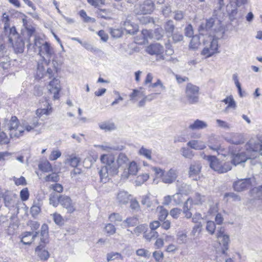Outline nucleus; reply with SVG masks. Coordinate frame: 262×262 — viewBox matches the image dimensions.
<instances>
[{
	"mask_svg": "<svg viewBox=\"0 0 262 262\" xmlns=\"http://www.w3.org/2000/svg\"><path fill=\"white\" fill-rule=\"evenodd\" d=\"M245 150L237 154L231 151L233 164L236 165L246 162L248 159H253V164L259 163L262 167V142L256 143L253 140H250L245 145Z\"/></svg>",
	"mask_w": 262,
	"mask_h": 262,
	"instance_id": "f257e3e1",
	"label": "nucleus"
},
{
	"mask_svg": "<svg viewBox=\"0 0 262 262\" xmlns=\"http://www.w3.org/2000/svg\"><path fill=\"white\" fill-rule=\"evenodd\" d=\"M2 21L4 24V33L8 38L9 46L13 48L15 53H22L24 51L25 42L15 27H10L9 17L6 12L3 14Z\"/></svg>",
	"mask_w": 262,
	"mask_h": 262,
	"instance_id": "f03ea898",
	"label": "nucleus"
},
{
	"mask_svg": "<svg viewBox=\"0 0 262 262\" xmlns=\"http://www.w3.org/2000/svg\"><path fill=\"white\" fill-rule=\"evenodd\" d=\"M100 159L101 162L105 165L99 171L100 181L106 183L108 180L109 176H113L118 173L119 167L113 155L103 154Z\"/></svg>",
	"mask_w": 262,
	"mask_h": 262,
	"instance_id": "7ed1b4c3",
	"label": "nucleus"
},
{
	"mask_svg": "<svg viewBox=\"0 0 262 262\" xmlns=\"http://www.w3.org/2000/svg\"><path fill=\"white\" fill-rule=\"evenodd\" d=\"M33 47H35L39 49V54L42 58L45 63L48 65L51 58L54 57L55 51L53 48L48 42H45L43 40L37 38L36 37L34 38Z\"/></svg>",
	"mask_w": 262,
	"mask_h": 262,
	"instance_id": "20e7f679",
	"label": "nucleus"
},
{
	"mask_svg": "<svg viewBox=\"0 0 262 262\" xmlns=\"http://www.w3.org/2000/svg\"><path fill=\"white\" fill-rule=\"evenodd\" d=\"M151 169L155 172L154 181L156 179H160L163 183L171 184L176 181L178 176V171L174 168H170L166 171L160 167L154 166Z\"/></svg>",
	"mask_w": 262,
	"mask_h": 262,
	"instance_id": "39448f33",
	"label": "nucleus"
},
{
	"mask_svg": "<svg viewBox=\"0 0 262 262\" xmlns=\"http://www.w3.org/2000/svg\"><path fill=\"white\" fill-rule=\"evenodd\" d=\"M40 236V243L36 247L35 252L40 259L46 260L49 257L50 254L47 250L44 249L45 245L49 243V228L46 224L41 226Z\"/></svg>",
	"mask_w": 262,
	"mask_h": 262,
	"instance_id": "423d86ee",
	"label": "nucleus"
},
{
	"mask_svg": "<svg viewBox=\"0 0 262 262\" xmlns=\"http://www.w3.org/2000/svg\"><path fill=\"white\" fill-rule=\"evenodd\" d=\"M207 160L210 167L220 173L227 172L231 169V165L229 162L223 164L215 156H208Z\"/></svg>",
	"mask_w": 262,
	"mask_h": 262,
	"instance_id": "0eeeda50",
	"label": "nucleus"
},
{
	"mask_svg": "<svg viewBox=\"0 0 262 262\" xmlns=\"http://www.w3.org/2000/svg\"><path fill=\"white\" fill-rule=\"evenodd\" d=\"M199 86L191 83H187L185 89V97L189 104L196 103L199 99Z\"/></svg>",
	"mask_w": 262,
	"mask_h": 262,
	"instance_id": "6e6552de",
	"label": "nucleus"
},
{
	"mask_svg": "<svg viewBox=\"0 0 262 262\" xmlns=\"http://www.w3.org/2000/svg\"><path fill=\"white\" fill-rule=\"evenodd\" d=\"M19 121L16 116H12L8 124L9 135L11 138H18L23 135L24 130L21 126H18Z\"/></svg>",
	"mask_w": 262,
	"mask_h": 262,
	"instance_id": "1a4fd4ad",
	"label": "nucleus"
},
{
	"mask_svg": "<svg viewBox=\"0 0 262 262\" xmlns=\"http://www.w3.org/2000/svg\"><path fill=\"white\" fill-rule=\"evenodd\" d=\"M155 9V4L151 0H145L142 4L135 7L134 12L136 14L151 13Z\"/></svg>",
	"mask_w": 262,
	"mask_h": 262,
	"instance_id": "9d476101",
	"label": "nucleus"
},
{
	"mask_svg": "<svg viewBox=\"0 0 262 262\" xmlns=\"http://www.w3.org/2000/svg\"><path fill=\"white\" fill-rule=\"evenodd\" d=\"M218 41L216 39L213 38L209 43L205 46L202 54L209 57L217 52Z\"/></svg>",
	"mask_w": 262,
	"mask_h": 262,
	"instance_id": "9b49d317",
	"label": "nucleus"
},
{
	"mask_svg": "<svg viewBox=\"0 0 262 262\" xmlns=\"http://www.w3.org/2000/svg\"><path fill=\"white\" fill-rule=\"evenodd\" d=\"M48 90L51 94H53V99L58 100L59 98V92L61 90L60 81L54 78L51 81L48 85Z\"/></svg>",
	"mask_w": 262,
	"mask_h": 262,
	"instance_id": "f8f14e48",
	"label": "nucleus"
},
{
	"mask_svg": "<svg viewBox=\"0 0 262 262\" xmlns=\"http://www.w3.org/2000/svg\"><path fill=\"white\" fill-rule=\"evenodd\" d=\"M127 166L128 167L124 169L121 174L122 179H127L130 176L136 175L138 171L139 168L135 161L129 163Z\"/></svg>",
	"mask_w": 262,
	"mask_h": 262,
	"instance_id": "ddd939ff",
	"label": "nucleus"
},
{
	"mask_svg": "<svg viewBox=\"0 0 262 262\" xmlns=\"http://www.w3.org/2000/svg\"><path fill=\"white\" fill-rule=\"evenodd\" d=\"M59 204L66 208L69 213H72L75 210L74 204L71 199L67 195H59Z\"/></svg>",
	"mask_w": 262,
	"mask_h": 262,
	"instance_id": "4468645a",
	"label": "nucleus"
},
{
	"mask_svg": "<svg viewBox=\"0 0 262 262\" xmlns=\"http://www.w3.org/2000/svg\"><path fill=\"white\" fill-rule=\"evenodd\" d=\"M251 179H240L233 183V188L235 191H243L249 188L251 186Z\"/></svg>",
	"mask_w": 262,
	"mask_h": 262,
	"instance_id": "2eb2a0df",
	"label": "nucleus"
},
{
	"mask_svg": "<svg viewBox=\"0 0 262 262\" xmlns=\"http://www.w3.org/2000/svg\"><path fill=\"white\" fill-rule=\"evenodd\" d=\"M201 166L199 162H193L189 166V177L193 180H197L198 176L201 171Z\"/></svg>",
	"mask_w": 262,
	"mask_h": 262,
	"instance_id": "dca6fc26",
	"label": "nucleus"
},
{
	"mask_svg": "<svg viewBox=\"0 0 262 262\" xmlns=\"http://www.w3.org/2000/svg\"><path fill=\"white\" fill-rule=\"evenodd\" d=\"M122 26L127 33L129 34H134L138 31V26L130 21V16H127Z\"/></svg>",
	"mask_w": 262,
	"mask_h": 262,
	"instance_id": "f3484780",
	"label": "nucleus"
},
{
	"mask_svg": "<svg viewBox=\"0 0 262 262\" xmlns=\"http://www.w3.org/2000/svg\"><path fill=\"white\" fill-rule=\"evenodd\" d=\"M146 51L150 55H161L164 52V48L160 44L156 43L148 46Z\"/></svg>",
	"mask_w": 262,
	"mask_h": 262,
	"instance_id": "a211bd4d",
	"label": "nucleus"
},
{
	"mask_svg": "<svg viewBox=\"0 0 262 262\" xmlns=\"http://www.w3.org/2000/svg\"><path fill=\"white\" fill-rule=\"evenodd\" d=\"M214 23V19L210 18L206 19L205 23L201 24L199 28V32L202 35L207 34L206 32L210 31L213 27Z\"/></svg>",
	"mask_w": 262,
	"mask_h": 262,
	"instance_id": "6ab92c4d",
	"label": "nucleus"
},
{
	"mask_svg": "<svg viewBox=\"0 0 262 262\" xmlns=\"http://www.w3.org/2000/svg\"><path fill=\"white\" fill-rule=\"evenodd\" d=\"M38 234V232L34 233L31 232H25L21 235V242L25 245H29L34 240Z\"/></svg>",
	"mask_w": 262,
	"mask_h": 262,
	"instance_id": "aec40b11",
	"label": "nucleus"
},
{
	"mask_svg": "<svg viewBox=\"0 0 262 262\" xmlns=\"http://www.w3.org/2000/svg\"><path fill=\"white\" fill-rule=\"evenodd\" d=\"M130 195L127 191L120 190L117 194L116 200L120 205L126 204L130 200Z\"/></svg>",
	"mask_w": 262,
	"mask_h": 262,
	"instance_id": "412c9836",
	"label": "nucleus"
},
{
	"mask_svg": "<svg viewBox=\"0 0 262 262\" xmlns=\"http://www.w3.org/2000/svg\"><path fill=\"white\" fill-rule=\"evenodd\" d=\"M187 145L195 150H202L206 148L205 144L201 140H190L187 143Z\"/></svg>",
	"mask_w": 262,
	"mask_h": 262,
	"instance_id": "4be33fe9",
	"label": "nucleus"
},
{
	"mask_svg": "<svg viewBox=\"0 0 262 262\" xmlns=\"http://www.w3.org/2000/svg\"><path fill=\"white\" fill-rule=\"evenodd\" d=\"M208 126L207 123L202 120L196 119L193 123L190 124L188 128L192 130L203 129Z\"/></svg>",
	"mask_w": 262,
	"mask_h": 262,
	"instance_id": "5701e85b",
	"label": "nucleus"
},
{
	"mask_svg": "<svg viewBox=\"0 0 262 262\" xmlns=\"http://www.w3.org/2000/svg\"><path fill=\"white\" fill-rule=\"evenodd\" d=\"M191 198L192 204L196 205H202L208 200V198L206 195H202L198 192L195 193L194 196Z\"/></svg>",
	"mask_w": 262,
	"mask_h": 262,
	"instance_id": "b1692460",
	"label": "nucleus"
},
{
	"mask_svg": "<svg viewBox=\"0 0 262 262\" xmlns=\"http://www.w3.org/2000/svg\"><path fill=\"white\" fill-rule=\"evenodd\" d=\"M15 198V194L10 191H6L4 193L2 198L4 200L5 206L6 207H10L14 203V200Z\"/></svg>",
	"mask_w": 262,
	"mask_h": 262,
	"instance_id": "393cba45",
	"label": "nucleus"
},
{
	"mask_svg": "<svg viewBox=\"0 0 262 262\" xmlns=\"http://www.w3.org/2000/svg\"><path fill=\"white\" fill-rule=\"evenodd\" d=\"M154 203L158 204L157 200L154 199L153 201H152L150 198V196L148 195L143 196L141 201V204L145 206L147 208L150 209L151 210L153 209Z\"/></svg>",
	"mask_w": 262,
	"mask_h": 262,
	"instance_id": "a878e982",
	"label": "nucleus"
},
{
	"mask_svg": "<svg viewBox=\"0 0 262 262\" xmlns=\"http://www.w3.org/2000/svg\"><path fill=\"white\" fill-rule=\"evenodd\" d=\"M145 96V93L144 91V89L140 87L139 89H134L132 94H130L129 97L130 100L132 101H136V97L139 98H143Z\"/></svg>",
	"mask_w": 262,
	"mask_h": 262,
	"instance_id": "bb28decb",
	"label": "nucleus"
},
{
	"mask_svg": "<svg viewBox=\"0 0 262 262\" xmlns=\"http://www.w3.org/2000/svg\"><path fill=\"white\" fill-rule=\"evenodd\" d=\"M116 162L120 168L128 165L129 159L124 154L120 153L118 155Z\"/></svg>",
	"mask_w": 262,
	"mask_h": 262,
	"instance_id": "cd10ccee",
	"label": "nucleus"
},
{
	"mask_svg": "<svg viewBox=\"0 0 262 262\" xmlns=\"http://www.w3.org/2000/svg\"><path fill=\"white\" fill-rule=\"evenodd\" d=\"M138 223V219L135 216L129 217L124 220L121 225L122 227L126 228L129 227L135 226Z\"/></svg>",
	"mask_w": 262,
	"mask_h": 262,
	"instance_id": "c85d7f7f",
	"label": "nucleus"
},
{
	"mask_svg": "<svg viewBox=\"0 0 262 262\" xmlns=\"http://www.w3.org/2000/svg\"><path fill=\"white\" fill-rule=\"evenodd\" d=\"M177 188L180 193L187 194L191 191V187L185 183L177 182Z\"/></svg>",
	"mask_w": 262,
	"mask_h": 262,
	"instance_id": "c756f323",
	"label": "nucleus"
},
{
	"mask_svg": "<svg viewBox=\"0 0 262 262\" xmlns=\"http://www.w3.org/2000/svg\"><path fill=\"white\" fill-rule=\"evenodd\" d=\"M225 104H228L227 106L226 107L225 110V112H227V110L229 108H231L233 109H235L236 107V104L235 101H234L232 96L227 97L225 99H224L223 101Z\"/></svg>",
	"mask_w": 262,
	"mask_h": 262,
	"instance_id": "7c9ffc66",
	"label": "nucleus"
},
{
	"mask_svg": "<svg viewBox=\"0 0 262 262\" xmlns=\"http://www.w3.org/2000/svg\"><path fill=\"white\" fill-rule=\"evenodd\" d=\"M52 112V108L51 106L48 103L47 108H38L36 111V114L38 118L40 117L43 115H49Z\"/></svg>",
	"mask_w": 262,
	"mask_h": 262,
	"instance_id": "2f4dec72",
	"label": "nucleus"
},
{
	"mask_svg": "<svg viewBox=\"0 0 262 262\" xmlns=\"http://www.w3.org/2000/svg\"><path fill=\"white\" fill-rule=\"evenodd\" d=\"M158 236V233L152 230L148 231L146 229L143 234V237L148 241L157 238Z\"/></svg>",
	"mask_w": 262,
	"mask_h": 262,
	"instance_id": "473e14b6",
	"label": "nucleus"
},
{
	"mask_svg": "<svg viewBox=\"0 0 262 262\" xmlns=\"http://www.w3.org/2000/svg\"><path fill=\"white\" fill-rule=\"evenodd\" d=\"M38 167L40 170L45 172L52 171V166L48 161H45L40 163Z\"/></svg>",
	"mask_w": 262,
	"mask_h": 262,
	"instance_id": "72a5a7b5",
	"label": "nucleus"
},
{
	"mask_svg": "<svg viewBox=\"0 0 262 262\" xmlns=\"http://www.w3.org/2000/svg\"><path fill=\"white\" fill-rule=\"evenodd\" d=\"M138 153L140 155L144 157L148 160H151L152 159V151L151 149L146 148L144 146H142L139 149Z\"/></svg>",
	"mask_w": 262,
	"mask_h": 262,
	"instance_id": "f704fd0d",
	"label": "nucleus"
},
{
	"mask_svg": "<svg viewBox=\"0 0 262 262\" xmlns=\"http://www.w3.org/2000/svg\"><path fill=\"white\" fill-rule=\"evenodd\" d=\"M157 210L159 212V220L161 222L165 221L168 214V211L162 206H159Z\"/></svg>",
	"mask_w": 262,
	"mask_h": 262,
	"instance_id": "c9c22d12",
	"label": "nucleus"
},
{
	"mask_svg": "<svg viewBox=\"0 0 262 262\" xmlns=\"http://www.w3.org/2000/svg\"><path fill=\"white\" fill-rule=\"evenodd\" d=\"M251 195L256 199L262 197V185L254 187L250 190Z\"/></svg>",
	"mask_w": 262,
	"mask_h": 262,
	"instance_id": "e433bc0d",
	"label": "nucleus"
},
{
	"mask_svg": "<svg viewBox=\"0 0 262 262\" xmlns=\"http://www.w3.org/2000/svg\"><path fill=\"white\" fill-rule=\"evenodd\" d=\"M180 151L181 155L185 158L191 159L194 157L193 151L188 148L182 147Z\"/></svg>",
	"mask_w": 262,
	"mask_h": 262,
	"instance_id": "4c0bfd02",
	"label": "nucleus"
},
{
	"mask_svg": "<svg viewBox=\"0 0 262 262\" xmlns=\"http://www.w3.org/2000/svg\"><path fill=\"white\" fill-rule=\"evenodd\" d=\"M229 141L234 144H239L243 142V138L241 135L238 134H233L229 139Z\"/></svg>",
	"mask_w": 262,
	"mask_h": 262,
	"instance_id": "58836bf2",
	"label": "nucleus"
},
{
	"mask_svg": "<svg viewBox=\"0 0 262 262\" xmlns=\"http://www.w3.org/2000/svg\"><path fill=\"white\" fill-rule=\"evenodd\" d=\"M200 45V39L198 36L192 37L189 43V48L193 50L197 49Z\"/></svg>",
	"mask_w": 262,
	"mask_h": 262,
	"instance_id": "ea45409f",
	"label": "nucleus"
},
{
	"mask_svg": "<svg viewBox=\"0 0 262 262\" xmlns=\"http://www.w3.org/2000/svg\"><path fill=\"white\" fill-rule=\"evenodd\" d=\"M46 182H57L59 180V177L57 173L53 172L47 175L44 178Z\"/></svg>",
	"mask_w": 262,
	"mask_h": 262,
	"instance_id": "a19ab883",
	"label": "nucleus"
},
{
	"mask_svg": "<svg viewBox=\"0 0 262 262\" xmlns=\"http://www.w3.org/2000/svg\"><path fill=\"white\" fill-rule=\"evenodd\" d=\"M97 13L99 17L105 19H111V13L108 10L106 9H99Z\"/></svg>",
	"mask_w": 262,
	"mask_h": 262,
	"instance_id": "79ce46f5",
	"label": "nucleus"
},
{
	"mask_svg": "<svg viewBox=\"0 0 262 262\" xmlns=\"http://www.w3.org/2000/svg\"><path fill=\"white\" fill-rule=\"evenodd\" d=\"M99 126L101 129L105 131H110L115 129V125L113 123H101L99 124Z\"/></svg>",
	"mask_w": 262,
	"mask_h": 262,
	"instance_id": "37998d69",
	"label": "nucleus"
},
{
	"mask_svg": "<svg viewBox=\"0 0 262 262\" xmlns=\"http://www.w3.org/2000/svg\"><path fill=\"white\" fill-rule=\"evenodd\" d=\"M177 242L179 244H185L187 241V235L183 232H179L177 235Z\"/></svg>",
	"mask_w": 262,
	"mask_h": 262,
	"instance_id": "c03bdc74",
	"label": "nucleus"
},
{
	"mask_svg": "<svg viewBox=\"0 0 262 262\" xmlns=\"http://www.w3.org/2000/svg\"><path fill=\"white\" fill-rule=\"evenodd\" d=\"M50 204L54 207H57L59 203V196L55 193H51L49 198Z\"/></svg>",
	"mask_w": 262,
	"mask_h": 262,
	"instance_id": "a18cd8bd",
	"label": "nucleus"
},
{
	"mask_svg": "<svg viewBox=\"0 0 262 262\" xmlns=\"http://www.w3.org/2000/svg\"><path fill=\"white\" fill-rule=\"evenodd\" d=\"M174 28V25L171 20H168L164 25V29L166 32L170 34L173 33Z\"/></svg>",
	"mask_w": 262,
	"mask_h": 262,
	"instance_id": "49530a36",
	"label": "nucleus"
},
{
	"mask_svg": "<svg viewBox=\"0 0 262 262\" xmlns=\"http://www.w3.org/2000/svg\"><path fill=\"white\" fill-rule=\"evenodd\" d=\"M149 176L147 173H144L139 175L136 180V183L137 185H140L145 182L149 179Z\"/></svg>",
	"mask_w": 262,
	"mask_h": 262,
	"instance_id": "de8ad7c7",
	"label": "nucleus"
},
{
	"mask_svg": "<svg viewBox=\"0 0 262 262\" xmlns=\"http://www.w3.org/2000/svg\"><path fill=\"white\" fill-rule=\"evenodd\" d=\"M67 162L72 167H76L80 162V159L76 156H71L67 159Z\"/></svg>",
	"mask_w": 262,
	"mask_h": 262,
	"instance_id": "09e8293b",
	"label": "nucleus"
},
{
	"mask_svg": "<svg viewBox=\"0 0 262 262\" xmlns=\"http://www.w3.org/2000/svg\"><path fill=\"white\" fill-rule=\"evenodd\" d=\"M118 258L123 259L122 256L118 252H111L107 254V260L108 261L114 260Z\"/></svg>",
	"mask_w": 262,
	"mask_h": 262,
	"instance_id": "8fccbe9b",
	"label": "nucleus"
},
{
	"mask_svg": "<svg viewBox=\"0 0 262 262\" xmlns=\"http://www.w3.org/2000/svg\"><path fill=\"white\" fill-rule=\"evenodd\" d=\"M220 238H222L221 242L223 245V253L226 254V251L228 249V243L229 242V237L228 235L226 234L224 235L223 237H221Z\"/></svg>",
	"mask_w": 262,
	"mask_h": 262,
	"instance_id": "3c124183",
	"label": "nucleus"
},
{
	"mask_svg": "<svg viewBox=\"0 0 262 262\" xmlns=\"http://www.w3.org/2000/svg\"><path fill=\"white\" fill-rule=\"evenodd\" d=\"M147 229V225L145 224H142L137 226L134 230V233L137 235L139 236L141 233L146 231Z\"/></svg>",
	"mask_w": 262,
	"mask_h": 262,
	"instance_id": "603ef678",
	"label": "nucleus"
},
{
	"mask_svg": "<svg viewBox=\"0 0 262 262\" xmlns=\"http://www.w3.org/2000/svg\"><path fill=\"white\" fill-rule=\"evenodd\" d=\"M52 216L56 224L58 225H62L63 224V219L60 214L56 212L52 214Z\"/></svg>",
	"mask_w": 262,
	"mask_h": 262,
	"instance_id": "864d4df0",
	"label": "nucleus"
},
{
	"mask_svg": "<svg viewBox=\"0 0 262 262\" xmlns=\"http://www.w3.org/2000/svg\"><path fill=\"white\" fill-rule=\"evenodd\" d=\"M185 17V13L181 10H176L173 12V19L176 21H181Z\"/></svg>",
	"mask_w": 262,
	"mask_h": 262,
	"instance_id": "5fc2aeb1",
	"label": "nucleus"
},
{
	"mask_svg": "<svg viewBox=\"0 0 262 262\" xmlns=\"http://www.w3.org/2000/svg\"><path fill=\"white\" fill-rule=\"evenodd\" d=\"M182 210L178 208H174L170 210L169 214L174 219H178Z\"/></svg>",
	"mask_w": 262,
	"mask_h": 262,
	"instance_id": "6e6d98bb",
	"label": "nucleus"
},
{
	"mask_svg": "<svg viewBox=\"0 0 262 262\" xmlns=\"http://www.w3.org/2000/svg\"><path fill=\"white\" fill-rule=\"evenodd\" d=\"M109 219L111 222L116 223L117 222H120L122 221V217L121 216L117 213H112L110 216Z\"/></svg>",
	"mask_w": 262,
	"mask_h": 262,
	"instance_id": "4d7b16f0",
	"label": "nucleus"
},
{
	"mask_svg": "<svg viewBox=\"0 0 262 262\" xmlns=\"http://www.w3.org/2000/svg\"><path fill=\"white\" fill-rule=\"evenodd\" d=\"M206 228L210 234H213L216 228L215 224L213 221H208Z\"/></svg>",
	"mask_w": 262,
	"mask_h": 262,
	"instance_id": "13d9d810",
	"label": "nucleus"
},
{
	"mask_svg": "<svg viewBox=\"0 0 262 262\" xmlns=\"http://www.w3.org/2000/svg\"><path fill=\"white\" fill-rule=\"evenodd\" d=\"M202 226L201 223L196 224L192 228L191 234L193 236H195L196 234H199L202 231Z\"/></svg>",
	"mask_w": 262,
	"mask_h": 262,
	"instance_id": "bf43d9fd",
	"label": "nucleus"
},
{
	"mask_svg": "<svg viewBox=\"0 0 262 262\" xmlns=\"http://www.w3.org/2000/svg\"><path fill=\"white\" fill-rule=\"evenodd\" d=\"M88 3L91 5L98 7L105 4V0H87Z\"/></svg>",
	"mask_w": 262,
	"mask_h": 262,
	"instance_id": "052dcab7",
	"label": "nucleus"
},
{
	"mask_svg": "<svg viewBox=\"0 0 262 262\" xmlns=\"http://www.w3.org/2000/svg\"><path fill=\"white\" fill-rule=\"evenodd\" d=\"M110 33L112 37L119 38L121 36L122 31L120 29H111Z\"/></svg>",
	"mask_w": 262,
	"mask_h": 262,
	"instance_id": "680f3d73",
	"label": "nucleus"
},
{
	"mask_svg": "<svg viewBox=\"0 0 262 262\" xmlns=\"http://www.w3.org/2000/svg\"><path fill=\"white\" fill-rule=\"evenodd\" d=\"M20 198L22 201H27L29 196V193L27 188L23 189L20 192Z\"/></svg>",
	"mask_w": 262,
	"mask_h": 262,
	"instance_id": "e2e57ef3",
	"label": "nucleus"
},
{
	"mask_svg": "<svg viewBox=\"0 0 262 262\" xmlns=\"http://www.w3.org/2000/svg\"><path fill=\"white\" fill-rule=\"evenodd\" d=\"M49 188L53 189L54 191L60 193L63 191V187L59 183H55L54 184H52L49 186Z\"/></svg>",
	"mask_w": 262,
	"mask_h": 262,
	"instance_id": "0e129e2a",
	"label": "nucleus"
},
{
	"mask_svg": "<svg viewBox=\"0 0 262 262\" xmlns=\"http://www.w3.org/2000/svg\"><path fill=\"white\" fill-rule=\"evenodd\" d=\"M185 36L188 37H193V29L191 25L189 24L185 28Z\"/></svg>",
	"mask_w": 262,
	"mask_h": 262,
	"instance_id": "69168bd1",
	"label": "nucleus"
},
{
	"mask_svg": "<svg viewBox=\"0 0 262 262\" xmlns=\"http://www.w3.org/2000/svg\"><path fill=\"white\" fill-rule=\"evenodd\" d=\"M61 155V153L59 150H53L49 156V159L51 161L56 160L59 158Z\"/></svg>",
	"mask_w": 262,
	"mask_h": 262,
	"instance_id": "338daca9",
	"label": "nucleus"
},
{
	"mask_svg": "<svg viewBox=\"0 0 262 262\" xmlns=\"http://www.w3.org/2000/svg\"><path fill=\"white\" fill-rule=\"evenodd\" d=\"M152 255L153 257L155 258L156 261L157 262L161 261L164 257L163 252L160 251H155L153 253Z\"/></svg>",
	"mask_w": 262,
	"mask_h": 262,
	"instance_id": "774afa93",
	"label": "nucleus"
}]
</instances>
